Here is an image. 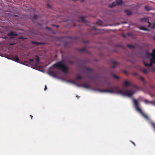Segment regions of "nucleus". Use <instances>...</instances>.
<instances>
[{
    "mask_svg": "<svg viewBox=\"0 0 155 155\" xmlns=\"http://www.w3.org/2000/svg\"><path fill=\"white\" fill-rule=\"evenodd\" d=\"M121 90L119 89V87L117 86H114L110 87V90H100L99 91L101 92H109L110 93H116L117 94H120L118 92Z\"/></svg>",
    "mask_w": 155,
    "mask_h": 155,
    "instance_id": "7ed1b4c3",
    "label": "nucleus"
},
{
    "mask_svg": "<svg viewBox=\"0 0 155 155\" xmlns=\"http://www.w3.org/2000/svg\"><path fill=\"white\" fill-rule=\"evenodd\" d=\"M84 43H88V42H84Z\"/></svg>",
    "mask_w": 155,
    "mask_h": 155,
    "instance_id": "c03bdc74",
    "label": "nucleus"
},
{
    "mask_svg": "<svg viewBox=\"0 0 155 155\" xmlns=\"http://www.w3.org/2000/svg\"><path fill=\"white\" fill-rule=\"evenodd\" d=\"M47 6L48 7H49V8H51V5H49V4H47Z\"/></svg>",
    "mask_w": 155,
    "mask_h": 155,
    "instance_id": "72a5a7b5",
    "label": "nucleus"
},
{
    "mask_svg": "<svg viewBox=\"0 0 155 155\" xmlns=\"http://www.w3.org/2000/svg\"><path fill=\"white\" fill-rule=\"evenodd\" d=\"M144 102L145 103H149V102L148 101H147V100H145L144 101Z\"/></svg>",
    "mask_w": 155,
    "mask_h": 155,
    "instance_id": "7c9ffc66",
    "label": "nucleus"
},
{
    "mask_svg": "<svg viewBox=\"0 0 155 155\" xmlns=\"http://www.w3.org/2000/svg\"><path fill=\"white\" fill-rule=\"evenodd\" d=\"M52 26H56V27H59V26H58V25H54V24H52Z\"/></svg>",
    "mask_w": 155,
    "mask_h": 155,
    "instance_id": "473e14b6",
    "label": "nucleus"
},
{
    "mask_svg": "<svg viewBox=\"0 0 155 155\" xmlns=\"http://www.w3.org/2000/svg\"><path fill=\"white\" fill-rule=\"evenodd\" d=\"M53 66L59 68L64 73H67L68 70V68L64 64L62 61L57 62L54 64Z\"/></svg>",
    "mask_w": 155,
    "mask_h": 155,
    "instance_id": "f257e3e1",
    "label": "nucleus"
},
{
    "mask_svg": "<svg viewBox=\"0 0 155 155\" xmlns=\"http://www.w3.org/2000/svg\"><path fill=\"white\" fill-rule=\"evenodd\" d=\"M87 70L89 71H91L92 70V69L90 68H87Z\"/></svg>",
    "mask_w": 155,
    "mask_h": 155,
    "instance_id": "c85d7f7f",
    "label": "nucleus"
},
{
    "mask_svg": "<svg viewBox=\"0 0 155 155\" xmlns=\"http://www.w3.org/2000/svg\"><path fill=\"white\" fill-rule=\"evenodd\" d=\"M96 23L97 24L100 25H102L103 22L102 21L99 20H98L97 21Z\"/></svg>",
    "mask_w": 155,
    "mask_h": 155,
    "instance_id": "aec40b11",
    "label": "nucleus"
},
{
    "mask_svg": "<svg viewBox=\"0 0 155 155\" xmlns=\"http://www.w3.org/2000/svg\"><path fill=\"white\" fill-rule=\"evenodd\" d=\"M124 12L125 13L128 15H131L132 14L131 11L128 9H126L125 10Z\"/></svg>",
    "mask_w": 155,
    "mask_h": 155,
    "instance_id": "9d476101",
    "label": "nucleus"
},
{
    "mask_svg": "<svg viewBox=\"0 0 155 155\" xmlns=\"http://www.w3.org/2000/svg\"><path fill=\"white\" fill-rule=\"evenodd\" d=\"M32 43L36 45H42L43 44L42 43L38 42H35V41H32Z\"/></svg>",
    "mask_w": 155,
    "mask_h": 155,
    "instance_id": "f3484780",
    "label": "nucleus"
},
{
    "mask_svg": "<svg viewBox=\"0 0 155 155\" xmlns=\"http://www.w3.org/2000/svg\"><path fill=\"white\" fill-rule=\"evenodd\" d=\"M11 59L13 61H14L17 62H19V59L17 56L12 57L11 58Z\"/></svg>",
    "mask_w": 155,
    "mask_h": 155,
    "instance_id": "1a4fd4ad",
    "label": "nucleus"
},
{
    "mask_svg": "<svg viewBox=\"0 0 155 155\" xmlns=\"http://www.w3.org/2000/svg\"><path fill=\"white\" fill-rule=\"evenodd\" d=\"M144 8L147 11H149L150 10L149 7L147 5L145 6L144 7Z\"/></svg>",
    "mask_w": 155,
    "mask_h": 155,
    "instance_id": "a211bd4d",
    "label": "nucleus"
},
{
    "mask_svg": "<svg viewBox=\"0 0 155 155\" xmlns=\"http://www.w3.org/2000/svg\"><path fill=\"white\" fill-rule=\"evenodd\" d=\"M79 21L83 23L87 22V21L85 19V18L83 16H81L80 17Z\"/></svg>",
    "mask_w": 155,
    "mask_h": 155,
    "instance_id": "9b49d317",
    "label": "nucleus"
},
{
    "mask_svg": "<svg viewBox=\"0 0 155 155\" xmlns=\"http://www.w3.org/2000/svg\"><path fill=\"white\" fill-rule=\"evenodd\" d=\"M93 29H94V30H97V29H96V28H95V27H93Z\"/></svg>",
    "mask_w": 155,
    "mask_h": 155,
    "instance_id": "c9c22d12",
    "label": "nucleus"
},
{
    "mask_svg": "<svg viewBox=\"0 0 155 155\" xmlns=\"http://www.w3.org/2000/svg\"><path fill=\"white\" fill-rule=\"evenodd\" d=\"M118 93L122 96H126L129 97H131L134 94V92H131L128 91H124L122 90H120Z\"/></svg>",
    "mask_w": 155,
    "mask_h": 155,
    "instance_id": "20e7f679",
    "label": "nucleus"
},
{
    "mask_svg": "<svg viewBox=\"0 0 155 155\" xmlns=\"http://www.w3.org/2000/svg\"><path fill=\"white\" fill-rule=\"evenodd\" d=\"M47 89V86L46 85L45 86V89H44L45 91H46Z\"/></svg>",
    "mask_w": 155,
    "mask_h": 155,
    "instance_id": "2f4dec72",
    "label": "nucleus"
},
{
    "mask_svg": "<svg viewBox=\"0 0 155 155\" xmlns=\"http://www.w3.org/2000/svg\"><path fill=\"white\" fill-rule=\"evenodd\" d=\"M122 3V0H115V2H114L111 4L109 5V7L110 8H112L117 5H120Z\"/></svg>",
    "mask_w": 155,
    "mask_h": 155,
    "instance_id": "39448f33",
    "label": "nucleus"
},
{
    "mask_svg": "<svg viewBox=\"0 0 155 155\" xmlns=\"http://www.w3.org/2000/svg\"><path fill=\"white\" fill-rule=\"evenodd\" d=\"M124 85L126 87H127L128 86L130 85V83L128 81H125L124 83Z\"/></svg>",
    "mask_w": 155,
    "mask_h": 155,
    "instance_id": "ddd939ff",
    "label": "nucleus"
},
{
    "mask_svg": "<svg viewBox=\"0 0 155 155\" xmlns=\"http://www.w3.org/2000/svg\"><path fill=\"white\" fill-rule=\"evenodd\" d=\"M153 40L155 41V37L153 38Z\"/></svg>",
    "mask_w": 155,
    "mask_h": 155,
    "instance_id": "ea45409f",
    "label": "nucleus"
},
{
    "mask_svg": "<svg viewBox=\"0 0 155 155\" xmlns=\"http://www.w3.org/2000/svg\"><path fill=\"white\" fill-rule=\"evenodd\" d=\"M79 86L86 88H90V86L87 84H81L79 85Z\"/></svg>",
    "mask_w": 155,
    "mask_h": 155,
    "instance_id": "4468645a",
    "label": "nucleus"
},
{
    "mask_svg": "<svg viewBox=\"0 0 155 155\" xmlns=\"http://www.w3.org/2000/svg\"><path fill=\"white\" fill-rule=\"evenodd\" d=\"M15 17H17V15H15Z\"/></svg>",
    "mask_w": 155,
    "mask_h": 155,
    "instance_id": "79ce46f5",
    "label": "nucleus"
},
{
    "mask_svg": "<svg viewBox=\"0 0 155 155\" xmlns=\"http://www.w3.org/2000/svg\"><path fill=\"white\" fill-rule=\"evenodd\" d=\"M49 74L51 75H52V72H49Z\"/></svg>",
    "mask_w": 155,
    "mask_h": 155,
    "instance_id": "58836bf2",
    "label": "nucleus"
},
{
    "mask_svg": "<svg viewBox=\"0 0 155 155\" xmlns=\"http://www.w3.org/2000/svg\"><path fill=\"white\" fill-rule=\"evenodd\" d=\"M140 29L142 30H143L146 31H148V29L147 28L143 27H140Z\"/></svg>",
    "mask_w": 155,
    "mask_h": 155,
    "instance_id": "4be33fe9",
    "label": "nucleus"
},
{
    "mask_svg": "<svg viewBox=\"0 0 155 155\" xmlns=\"http://www.w3.org/2000/svg\"><path fill=\"white\" fill-rule=\"evenodd\" d=\"M127 46L130 48H134V46L129 44L127 45Z\"/></svg>",
    "mask_w": 155,
    "mask_h": 155,
    "instance_id": "5701e85b",
    "label": "nucleus"
},
{
    "mask_svg": "<svg viewBox=\"0 0 155 155\" xmlns=\"http://www.w3.org/2000/svg\"><path fill=\"white\" fill-rule=\"evenodd\" d=\"M7 35L8 36H16L18 35V34L15 33L14 31H11L7 34Z\"/></svg>",
    "mask_w": 155,
    "mask_h": 155,
    "instance_id": "6e6552de",
    "label": "nucleus"
},
{
    "mask_svg": "<svg viewBox=\"0 0 155 155\" xmlns=\"http://www.w3.org/2000/svg\"><path fill=\"white\" fill-rule=\"evenodd\" d=\"M141 70L145 74H148V71L146 69L142 68L141 69Z\"/></svg>",
    "mask_w": 155,
    "mask_h": 155,
    "instance_id": "2eb2a0df",
    "label": "nucleus"
},
{
    "mask_svg": "<svg viewBox=\"0 0 155 155\" xmlns=\"http://www.w3.org/2000/svg\"><path fill=\"white\" fill-rule=\"evenodd\" d=\"M123 37H125V35H123Z\"/></svg>",
    "mask_w": 155,
    "mask_h": 155,
    "instance_id": "a18cd8bd",
    "label": "nucleus"
},
{
    "mask_svg": "<svg viewBox=\"0 0 155 155\" xmlns=\"http://www.w3.org/2000/svg\"><path fill=\"white\" fill-rule=\"evenodd\" d=\"M11 45H13V44H11Z\"/></svg>",
    "mask_w": 155,
    "mask_h": 155,
    "instance_id": "49530a36",
    "label": "nucleus"
},
{
    "mask_svg": "<svg viewBox=\"0 0 155 155\" xmlns=\"http://www.w3.org/2000/svg\"><path fill=\"white\" fill-rule=\"evenodd\" d=\"M140 79L141 80L144 84H145L146 83V82L144 78L141 76L140 77Z\"/></svg>",
    "mask_w": 155,
    "mask_h": 155,
    "instance_id": "dca6fc26",
    "label": "nucleus"
},
{
    "mask_svg": "<svg viewBox=\"0 0 155 155\" xmlns=\"http://www.w3.org/2000/svg\"><path fill=\"white\" fill-rule=\"evenodd\" d=\"M30 117H31V119L32 120V119L33 116L31 115H30Z\"/></svg>",
    "mask_w": 155,
    "mask_h": 155,
    "instance_id": "e433bc0d",
    "label": "nucleus"
},
{
    "mask_svg": "<svg viewBox=\"0 0 155 155\" xmlns=\"http://www.w3.org/2000/svg\"><path fill=\"white\" fill-rule=\"evenodd\" d=\"M133 103L136 110L140 113L146 119L150 120L148 117L144 114L142 111L141 109L139 107V104L138 101L135 99L133 100Z\"/></svg>",
    "mask_w": 155,
    "mask_h": 155,
    "instance_id": "f03ea898",
    "label": "nucleus"
},
{
    "mask_svg": "<svg viewBox=\"0 0 155 155\" xmlns=\"http://www.w3.org/2000/svg\"><path fill=\"white\" fill-rule=\"evenodd\" d=\"M81 78V77L80 76H78L76 77V79L78 80H80Z\"/></svg>",
    "mask_w": 155,
    "mask_h": 155,
    "instance_id": "393cba45",
    "label": "nucleus"
},
{
    "mask_svg": "<svg viewBox=\"0 0 155 155\" xmlns=\"http://www.w3.org/2000/svg\"><path fill=\"white\" fill-rule=\"evenodd\" d=\"M46 28L47 29H48V30H50V28L49 27H46Z\"/></svg>",
    "mask_w": 155,
    "mask_h": 155,
    "instance_id": "f704fd0d",
    "label": "nucleus"
},
{
    "mask_svg": "<svg viewBox=\"0 0 155 155\" xmlns=\"http://www.w3.org/2000/svg\"><path fill=\"white\" fill-rule=\"evenodd\" d=\"M151 28L152 29H154L155 28V22L153 24V25L152 26Z\"/></svg>",
    "mask_w": 155,
    "mask_h": 155,
    "instance_id": "a878e982",
    "label": "nucleus"
},
{
    "mask_svg": "<svg viewBox=\"0 0 155 155\" xmlns=\"http://www.w3.org/2000/svg\"><path fill=\"white\" fill-rule=\"evenodd\" d=\"M29 61H30L31 62H34V59H29Z\"/></svg>",
    "mask_w": 155,
    "mask_h": 155,
    "instance_id": "cd10ccee",
    "label": "nucleus"
},
{
    "mask_svg": "<svg viewBox=\"0 0 155 155\" xmlns=\"http://www.w3.org/2000/svg\"><path fill=\"white\" fill-rule=\"evenodd\" d=\"M155 86H150V87L152 88V89H154V88H155Z\"/></svg>",
    "mask_w": 155,
    "mask_h": 155,
    "instance_id": "c756f323",
    "label": "nucleus"
},
{
    "mask_svg": "<svg viewBox=\"0 0 155 155\" xmlns=\"http://www.w3.org/2000/svg\"><path fill=\"white\" fill-rule=\"evenodd\" d=\"M113 76L114 78L117 79H119V77L113 74Z\"/></svg>",
    "mask_w": 155,
    "mask_h": 155,
    "instance_id": "b1692460",
    "label": "nucleus"
},
{
    "mask_svg": "<svg viewBox=\"0 0 155 155\" xmlns=\"http://www.w3.org/2000/svg\"><path fill=\"white\" fill-rule=\"evenodd\" d=\"M153 70H154V69H153Z\"/></svg>",
    "mask_w": 155,
    "mask_h": 155,
    "instance_id": "09e8293b",
    "label": "nucleus"
},
{
    "mask_svg": "<svg viewBox=\"0 0 155 155\" xmlns=\"http://www.w3.org/2000/svg\"><path fill=\"white\" fill-rule=\"evenodd\" d=\"M72 62H70V64H72Z\"/></svg>",
    "mask_w": 155,
    "mask_h": 155,
    "instance_id": "37998d69",
    "label": "nucleus"
},
{
    "mask_svg": "<svg viewBox=\"0 0 155 155\" xmlns=\"http://www.w3.org/2000/svg\"><path fill=\"white\" fill-rule=\"evenodd\" d=\"M36 63H38L39 61V58L38 56V55L36 56Z\"/></svg>",
    "mask_w": 155,
    "mask_h": 155,
    "instance_id": "412c9836",
    "label": "nucleus"
},
{
    "mask_svg": "<svg viewBox=\"0 0 155 155\" xmlns=\"http://www.w3.org/2000/svg\"><path fill=\"white\" fill-rule=\"evenodd\" d=\"M86 49L85 48H83L82 49H78V51L81 52H84L86 51Z\"/></svg>",
    "mask_w": 155,
    "mask_h": 155,
    "instance_id": "6ab92c4d",
    "label": "nucleus"
},
{
    "mask_svg": "<svg viewBox=\"0 0 155 155\" xmlns=\"http://www.w3.org/2000/svg\"><path fill=\"white\" fill-rule=\"evenodd\" d=\"M112 63L113 64V65L111 66L112 68H114L117 65V63L113 60L112 61Z\"/></svg>",
    "mask_w": 155,
    "mask_h": 155,
    "instance_id": "f8f14e48",
    "label": "nucleus"
},
{
    "mask_svg": "<svg viewBox=\"0 0 155 155\" xmlns=\"http://www.w3.org/2000/svg\"><path fill=\"white\" fill-rule=\"evenodd\" d=\"M134 143V145L135 144L134 143Z\"/></svg>",
    "mask_w": 155,
    "mask_h": 155,
    "instance_id": "de8ad7c7",
    "label": "nucleus"
},
{
    "mask_svg": "<svg viewBox=\"0 0 155 155\" xmlns=\"http://www.w3.org/2000/svg\"><path fill=\"white\" fill-rule=\"evenodd\" d=\"M143 62L144 65L146 67H152L153 66L152 64L155 63V60L154 58H151L150 60V64L146 63L144 61H143Z\"/></svg>",
    "mask_w": 155,
    "mask_h": 155,
    "instance_id": "423d86ee",
    "label": "nucleus"
},
{
    "mask_svg": "<svg viewBox=\"0 0 155 155\" xmlns=\"http://www.w3.org/2000/svg\"><path fill=\"white\" fill-rule=\"evenodd\" d=\"M122 23H127V22H125H125H122Z\"/></svg>",
    "mask_w": 155,
    "mask_h": 155,
    "instance_id": "4c0bfd02",
    "label": "nucleus"
},
{
    "mask_svg": "<svg viewBox=\"0 0 155 155\" xmlns=\"http://www.w3.org/2000/svg\"><path fill=\"white\" fill-rule=\"evenodd\" d=\"M38 16L37 15H34V18L35 19H37L38 18Z\"/></svg>",
    "mask_w": 155,
    "mask_h": 155,
    "instance_id": "bb28decb",
    "label": "nucleus"
},
{
    "mask_svg": "<svg viewBox=\"0 0 155 155\" xmlns=\"http://www.w3.org/2000/svg\"><path fill=\"white\" fill-rule=\"evenodd\" d=\"M140 21L144 22H147L149 24L148 27H150L151 25V23L149 21V18H143L139 19Z\"/></svg>",
    "mask_w": 155,
    "mask_h": 155,
    "instance_id": "0eeeda50",
    "label": "nucleus"
},
{
    "mask_svg": "<svg viewBox=\"0 0 155 155\" xmlns=\"http://www.w3.org/2000/svg\"><path fill=\"white\" fill-rule=\"evenodd\" d=\"M124 72L125 73L127 74V72H126V71H124Z\"/></svg>",
    "mask_w": 155,
    "mask_h": 155,
    "instance_id": "a19ab883",
    "label": "nucleus"
}]
</instances>
